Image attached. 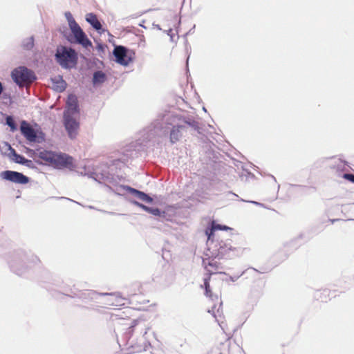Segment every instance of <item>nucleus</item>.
<instances>
[{
	"label": "nucleus",
	"instance_id": "f257e3e1",
	"mask_svg": "<svg viewBox=\"0 0 354 354\" xmlns=\"http://www.w3.org/2000/svg\"><path fill=\"white\" fill-rule=\"evenodd\" d=\"M56 57L59 64L64 68L74 66L77 61V55L75 50L65 46L57 48Z\"/></svg>",
	"mask_w": 354,
	"mask_h": 354
},
{
	"label": "nucleus",
	"instance_id": "f03ea898",
	"mask_svg": "<svg viewBox=\"0 0 354 354\" xmlns=\"http://www.w3.org/2000/svg\"><path fill=\"white\" fill-rule=\"evenodd\" d=\"M12 77L19 86H29L36 79L34 73L24 66L15 68Z\"/></svg>",
	"mask_w": 354,
	"mask_h": 354
},
{
	"label": "nucleus",
	"instance_id": "7ed1b4c3",
	"mask_svg": "<svg viewBox=\"0 0 354 354\" xmlns=\"http://www.w3.org/2000/svg\"><path fill=\"white\" fill-rule=\"evenodd\" d=\"M71 18V19H69V28L75 37V42L81 44L84 48L92 46L91 41L88 39L86 35L79 24L75 21L73 17Z\"/></svg>",
	"mask_w": 354,
	"mask_h": 354
},
{
	"label": "nucleus",
	"instance_id": "20e7f679",
	"mask_svg": "<svg viewBox=\"0 0 354 354\" xmlns=\"http://www.w3.org/2000/svg\"><path fill=\"white\" fill-rule=\"evenodd\" d=\"M0 176L3 179L17 184L25 185L29 182L28 177L17 171L6 170L2 171Z\"/></svg>",
	"mask_w": 354,
	"mask_h": 354
},
{
	"label": "nucleus",
	"instance_id": "39448f33",
	"mask_svg": "<svg viewBox=\"0 0 354 354\" xmlns=\"http://www.w3.org/2000/svg\"><path fill=\"white\" fill-rule=\"evenodd\" d=\"M64 124L68 136L72 139L76 138L80 128V123L72 117V115L64 113Z\"/></svg>",
	"mask_w": 354,
	"mask_h": 354
},
{
	"label": "nucleus",
	"instance_id": "423d86ee",
	"mask_svg": "<svg viewBox=\"0 0 354 354\" xmlns=\"http://www.w3.org/2000/svg\"><path fill=\"white\" fill-rule=\"evenodd\" d=\"M53 166L58 168H69L74 167L73 159L72 157L65 153H56L54 157Z\"/></svg>",
	"mask_w": 354,
	"mask_h": 354
},
{
	"label": "nucleus",
	"instance_id": "0eeeda50",
	"mask_svg": "<svg viewBox=\"0 0 354 354\" xmlns=\"http://www.w3.org/2000/svg\"><path fill=\"white\" fill-rule=\"evenodd\" d=\"M113 55L116 58V61L121 65L127 66L131 59L127 57V50L122 46H116L113 50Z\"/></svg>",
	"mask_w": 354,
	"mask_h": 354
},
{
	"label": "nucleus",
	"instance_id": "6e6552de",
	"mask_svg": "<svg viewBox=\"0 0 354 354\" xmlns=\"http://www.w3.org/2000/svg\"><path fill=\"white\" fill-rule=\"evenodd\" d=\"M20 130L22 135L26 138L27 140L29 142L37 141V132L27 122H21Z\"/></svg>",
	"mask_w": 354,
	"mask_h": 354
},
{
	"label": "nucleus",
	"instance_id": "1a4fd4ad",
	"mask_svg": "<svg viewBox=\"0 0 354 354\" xmlns=\"http://www.w3.org/2000/svg\"><path fill=\"white\" fill-rule=\"evenodd\" d=\"M78 111L77 99L75 95H70L66 102V110L64 113L73 115Z\"/></svg>",
	"mask_w": 354,
	"mask_h": 354
},
{
	"label": "nucleus",
	"instance_id": "9d476101",
	"mask_svg": "<svg viewBox=\"0 0 354 354\" xmlns=\"http://www.w3.org/2000/svg\"><path fill=\"white\" fill-rule=\"evenodd\" d=\"M205 268L209 274L221 273L223 269L221 264L216 259H209L208 263H205Z\"/></svg>",
	"mask_w": 354,
	"mask_h": 354
},
{
	"label": "nucleus",
	"instance_id": "9b49d317",
	"mask_svg": "<svg viewBox=\"0 0 354 354\" xmlns=\"http://www.w3.org/2000/svg\"><path fill=\"white\" fill-rule=\"evenodd\" d=\"M55 153L50 151L43 150L37 153V157L44 162L45 164L53 165L55 160Z\"/></svg>",
	"mask_w": 354,
	"mask_h": 354
},
{
	"label": "nucleus",
	"instance_id": "f8f14e48",
	"mask_svg": "<svg viewBox=\"0 0 354 354\" xmlns=\"http://www.w3.org/2000/svg\"><path fill=\"white\" fill-rule=\"evenodd\" d=\"M10 158L16 163L26 165L28 162H30L31 161L25 158L23 156L17 153L16 151L10 147Z\"/></svg>",
	"mask_w": 354,
	"mask_h": 354
},
{
	"label": "nucleus",
	"instance_id": "ddd939ff",
	"mask_svg": "<svg viewBox=\"0 0 354 354\" xmlns=\"http://www.w3.org/2000/svg\"><path fill=\"white\" fill-rule=\"evenodd\" d=\"M86 20L89 23L93 28L96 30L100 31L102 29V25L100 21L97 19L96 15L93 13H88L86 15Z\"/></svg>",
	"mask_w": 354,
	"mask_h": 354
},
{
	"label": "nucleus",
	"instance_id": "4468645a",
	"mask_svg": "<svg viewBox=\"0 0 354 354\" xmlns=\"http://www.w3.org/2000/svg\"><path fill=\"white\" fill-rule=\"evenodd\" d=\"M129 192L136 196H137L140 200L146 202V203H151L153 199L149 196L146 194L145 193L137 190L134 188L129 187L128 188Z\"/></svg>",
	"mask_w": 354,
	"mask_h": 354
},
{
	"label": "nucleus",
	"instance_id": "2eb2a0df",
	"mask_svg": "<svg viewBox=\"0 0 354 354\" xmlns=\"http://www.w3.org/2000/svg\"><path fill=\"white\" fill-rule=\"evenodd\" d=\"M209 279L210 277H209L208 278L205 279L204 280V287L205 290V294L206 297L210 298L212 300L218 301L219 299V297L218 295H214L210 290Z\"/></svg>",
	"mask_w": 354,
	"mask_h": 354
},
{
	"label": "nucleus",
	"instance_id": "dca6fc26",
	"mask_svg": "<svg viewBox=\"0 0 354 354\" xmlns=\"http://www.w3.org/2000/svg\"><path fill=\"white\" fill-rule=\"evenodd\" d=\"M133 203L142 208V209H144L145 211L149 212V213H151V214L153 215H155V216H160V211L158 208H151V207H149L139 202H137V201H134Z\"/></svg>",
	"mask_w": 354,
	"mask_h": 354
},
{
	"label": "nucleus",
	"instance_id": "f3484780",
	"mask_svg": "<svg viewBox=\"0 0 354 354\" xmlns=\"http://www.w3.org/2000/svg\"><path fill=\"white\" fill-rule=\"evenodd\" d=\"M118 324L120 326H125L128 328H131L136 326L138 324V321L136 319H125L124 318H118Z\"/></svg>",
	"mask_w": 354,
	"mask_h": 354
},
{
	"label": "nucleus",
	"instance_id": "a211bd4d",
	"mask_svg": "<svg viewBox=\"0 0 354 354\" xmlns=\"http://www.w3.org/2000/svg\"><path fill=\"white\" fill-rule=\"evenodd\" d=\"M183 127V126H177V127H174L172 130L171 131V133H170V139H171V142H176V141H178L179 140V138H180L181 136V134H180V129H182Z\"/></svg>",
	"mask_w": 354,
	"mask_h": 354
},
{
	"label": "nucleus",
	"instance_id": "6ab92c4d",
	"mask_svg": "<svg viewBox=\"0 0 354 354\" xmlns=\"http://www.w3.org/2000/svg\"><path fill=\"white\" fill-rule=\"evenodd\" d=\"M105 75L102 71H97L94 73L93 75V82L95 83H102L105 80Z\"/></svg>",
	"mask_w": 354,
	"mask_h": 354
},
{
	"label": "nucleus",
	"instance_id": "aec40b11",
	"mask_svg": "<svg viewBox=\"0 0 354 354\" xmlns=\"http://www.w3.org/2000/svg\"><path fill=\"white\" fill-rule=\"evenodd\" d=\"M228 230H231V228L226 225L216 224L214 222H213L212 224L211 233L209 234V238H210V236L213 233L214 231H216V230H226L227 231Z\"/></svg>",
	"mask_w": 354,
	"mask_h": 354
},
{
	"label": "nucleus",
	"instance_id": "412c9836",
	"mask_svg": "<svg viewBox=\"0 0 354 354\" xmlns=\"http://www.w3.org/2000/svg\"><path fill=\"white\" fill-rule=\"evenodd\" d=\"M221 305H222V302L220 301V306L217 308V315L215 313V311H214L216 306L212 307V310H209V313L212 312L214 317H215V319H216V321L218 322H220V318H221L222 314H223L222 310L220 311V307L221 306Z\"/></svg>",
	"mask_w": 354,
	"mask_h": 354
},
{
	"label": "nucleus",
	"instance_id": "4be33fe9",
	"mask_svg": "<svg viewBox=\"0 0 354 354\" xmlns=\"http://www.w3.org/2000/svg\"><path fill=\"white\" fill-rule=\"evenodd\" d=\"M23 46H24V48L27 50H30V49L32 48L34 46L33 37H31L28 38L26 39V42L24 43Z\"/></svg>",
	"mask_w": 354,
	"mask_h": 354
},
{
	"label": "nucleus",
	"instance_id": "5701e85b",
	"mask_svg": "<svg viewBox=\"0 0 354 354\" xmlns=\"http://www.w3.org/2000/svg\"><path fill=\"white\" fill-rule=\"evenodd\" d=\"M6 124L10 127L12 131H15L17 129L15 122L11 116L6 118Z\"/></svg>",
	"mask_w": 354,
	"mask_h": 354
},
{
	"label": "nucleus",
	"instance_id": "b1692460",
	"mask_svg": "<svg viewBox=\"0 0 354 354\" xmlns=\"http://www.w3.org/2000/svg\"><path fill=\"white\" fill-rule=\"evenodd\" d=\"M57 85H54L55 89L59 92L63 91L66 88V82L61 80L57 82Z\"/></svg>",
	"mask_w": 354,
	"mask_h": 354
},
{
	"label": "nucleus",
	"instance_id": "393cba45",
	"mask_svg": "<svg viewBox=\"0 0 354 354\" xmlns=\"http://www.w3.org/2000/svg\"><path fill=\"white\" fill-rule=\"evenodd\" d=\"M230 345V341L229 339L226 340L224 343L221 344V346L227 349L226 352L221 353V354H229V348Z\"/></svg>",
	"mask_w": 354,
	"mask_h": 354
},
{
	"label": "nucleus",
	"instance_id": "a878e982",
	"mask_svg": "<svg viewBox=\"0 0 354 354\" xmlns=\"http://www.w3.org/2000/svg\"><path fill=\"white\" fill-rule=\"evenodd\" d=\"M344 178L354 183V175L351 174H344Z\"/></svg>",
	"mask_w": 354,
	"mask_h": 354
},
{
	"label": "nucleus",
	"instance_id": "bb28decb",
	"mask_svg": "<svg viewBox=\"0 0 354 354\" xmlns=\"http://www.w3.org/2000/svg\"><path fill=\"white\" fill-rule=\"evenodd\" d=\"M66 16L67 17L68 21L69 22V19H71V17H73L71 14L70 12L66 13Z\"/></svg>",
	"mask_w": 354,
	"mask_h": 354
}]
</instances>
